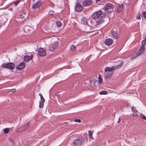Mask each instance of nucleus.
Listing matches in <instances>:
<instances>
[{"label":"nucleus","mask_w":146,"mask_h":146,"mask_svg":"<svg viewBox=\"0 0 146 146\" xmlns=\"http://www.w3.org/2000/svg\"><path fill=\"white\" fill-rule=\"evenodd\" d=\"M145 51V48L144 45L142 44L139 49L137 51V52L133 56V58H135L137 56L144 54Z\"/></svg>","instance_id":"nucleus-3"},{"label":"nucleus","mask_w":146,"mask_h":146,"mask_svg":"<svg viewBox=\"0 0 146 146\" xmlns=\"http://www.w3.org/2000/svg\"><path fill=\"white\" fill-rule=\"evenodd\" d=\"M111 32L114 38L117 39L118 38V33L116 30L113 29L111 30Z\"/></svg>","instance_id":"nucleus-12"},{"label":"nucleus","mask_w":146,"mask_h":146,"mask_svg":"<svg viewBox=\"0 0 146 146\" xmlns=\"http://www.w3.org/2000/svg\"><path fill=\"white\" fill-rule=\"evenodd\" d=\"M9 139L11 142L12 143H13L14 142V141L13 139L11 138H9Z\"/></svg>","instance_id":"nucleus-43"},{"label":"nucleus","mask_w":146,"mask_h":146,"mask_svg":"<svg viewBox=\"0 0 146 146\" xmlns=\"http://www.w3.org/2000/svg\"><path fill=\"white\" fill-rule=\"evenodd\" d=\"M105 16L106 14L105 13L102 12L101 11H99L93 13L92 15V17L93 19H98L96 21V24L97 25H99L104 22Z\"/></svg>","instance_id":"nucleus-1"},{"label":"nucleus","mask_w":146,"mask_h":146,"mask_svg":"<svg viewBox=\"0 0 146 146\" xmlns=\"http://www.w3.org/2000/svg\"><path fill=\"white\" fill-rule=\"evenodd\" d=\"M26 15L25 14H23L18 15V18L19 19H21L23 21L25 20L26 18Z\"/></svg>","instance_id":"nucleus-21"},{"label":"nucleus","mask_w":146,"mask_h":146,"mask_svg":"<svg viewBox=\"0 0 146 146\" xmlns=\"http://www.w3.org/2000/svg\"><path fill=\"white\" fill-rule=\"evenodd\" d=\"M15 91L16 90L15 89H11V91L12 93L15 92Z\"/></svg>","instance_id":"nucleus-45"},{"label":"nucleus","mask_w":146,"mask_h":146,"mask_svg":"<svg viewBox=\"0 0 146 146\" xmlns=\"http://www.w3.org/2000/svg\"><path fill=\"white\" fill-rule=\"evenodd\" d=\"M140 116L143 119L145 120H146V117L144 115L141 114H140Z\"/></svg>","instance_id":"nucleus-32"},{"label":"nucleus","mask_w":146,"mask_h":146,"mask_svg":"<svg viewBox=\"0 0 146 146\" xmlns=\"http://www.w3.org/2000/svg\"><path fill=\"white\" fill-rule=\"evenodd\" d=\"M57 46L55 44H51L49 47V50L50 51H52Z\"/></svg>","instance_id":"nucleus-20"},{"label":"nucleus","mask_w":146,"mask_h":146,"mask_svg":"<svg viewBox=\"0 0 146 146\" xmlns=\"http://www.w3.org/2000/svg\"><path fill=\"white\" fill-rule=\"evenodd\" d=\"M121 117H120L119 118L118 121H117L118 123H119L121 122Z\"/></svg>","instance_id":"nucleus-44"},{"label":"nucleus","mask_w":146,"mask_h":146,"mask_svg":"<svg viewBox=\"0 0 146 146\" xmlns=\"http://www.w3.org/2000/svg\"><path fill=\"white\" fill-rule=\"evenodd\" d=\"M131 109L133 111H134L135 112H137V110H136L135 108L133 106L131 107Z\"/></svg>","instance_id":"nucleus-35"},{"label":"nucleus","mask_w":146,"mask_h":146,"mask_svg":"<svg viewBox=\"0 0 146 146\" xmlns=\"http://www.w3.org/2000/svg\"><path fill=\"white\" fill-rule=\"evenodd\" d=\"M38 54L41 56H44L46 54V52L45 50L42 48H39L38 49Z\"/></svg>","instance_id":"nucleus-9"},{"label":"nucleus","mask_w":146,"mask_h":146,"mask_svg":"<svg viewBox=\"0 0 146 146\" xmlns=\"http://www.w3.org/2000/svg\"><path fill=\"white\" fill-rule=\"evenodd\" d=\"M84 143V139L83 137L75 140L73 142V144L74 146H80Z\"/></svg>","instance_id":"nucleus-4"},{"label":"nucleus","mask_w":146,"mask_h":146,"mask_svg":"<svg viewBox=\"0 0 146 146\" xmlns=\"http://www.w3.org/2000/svg\"><path fill=\"white\" fill-rule=\"evenodd\" d=\"M23 30L25 32L29 34H32L34 32L33 29L32 27L28 25L25 26L24 27Z\"/></svg>","instance_id":"nucleus-6"},{"label":"nucleus","mask_w":146,"mask_h":146,"mask_svg":"<svg viewBox=\"0 0 146 146\" xmlns=\"http://www.w3.org/2000/svg\"><path fill=\"white\" fill-rule=\"evenodd\" d=\"M33 58V55H31V56H24V61L27 62H28Z\"/></svg>","instance_id":"nucleus-16"},{"label":"nucleus","mask_w":146,"mask_h":146,"mask_svg":"<svg viewBox=\"0 0 146 146\" xmlns=\"http://www.w3.org/2000/svg\"><path fill=\"white\" fill-rule=\"evenodd\" d=\"M25 64L24 62H22L16 67V68L19 70L23 69L25 68Z\"/></svg>","instance_id":"nucleus-15"},{"label":"nucleus","mask_w":146,"mask_h":146,"mask_svg":"<svg viewBox=\"0 0 146 146\" xmlns=\"http://www.w3.org/2000/svg\"><path fill=\"white\" fill-rule=\"evenodd\" d=\"M115 70V68H114V66L111 67H106L104 69V72H107L108 71L110 72H113V70Z\"/></svg>","instance_id":"nucleus-14"},{"label":"nucleus","mask_w":146,"mask_h":146,"mask_svg":"<svg viewBox=\"0 0 146 146\" xmlns=\"http://www.w3.org/2000/svg\"><path fill=\"white\" fill-rule=\"evenodd\" d=\"M42 3V1H38L32 5V7L33 9H37L41 5Z\"/></svg>","instance_id":"nucleus-7"},{"label":"nucleus","mask_w":146,"mask_h":146,"mask_svg":"<svg viewBox=\"0 0 146 146\" xmlns=\"http://www.w3.org/2000/svg\"><path fill=\"white\" fill-rule=\"evenodd\" d=\"M136 19L138 20H140L141 17L139 14H138L136 16Z\"/></svg>","instance_id":"nucleus-38"},{"label":"nucleus","mask_w":146,"mask_h":146,"mask_svg":"<svg viewBox=\"0 0 146 146\" xmlns=\"http://www.w3.org/2000/svg\"><path fill=\"white\" fill-rule=\"evenodd\" d=\"M142 15L144 18H146V11L143 12Z\"/></svg>","instance_id":"nucleus-37"},{"label":"nucleus","mask_w":146,"mask_h":146,"mask_svg":"<svg viewBox=\"0 0 146 146\" xmlns=\"http://www.w3.org/2000/svg\"><path fill=\"white\" fill-rule=\"evenodd\" d=\"M44 105V102H42V101H40L39 103V108H42L43 107Z\"/></svg>","instance_id":"nucleus-27"},{"label":"nucleus","mask_w":146,"mask_h":146,"mask_svg":"<svg viewBox=\"0 0 146 146\" xmlns=\"http://www.w3.org/2000/svg\"><path fill=\"white\" fill-rule=\"evenodd\" d=\"M88 20L85 17H83L81 19V22L84 25H86L88 24Z\"/></svg>","instance_id":"nucleus-17"},{"label":"nucleus","mask_w":146,"mask_h":146,"mask_svg":"<svg viewBox=\"0 0 146 146\" xmlns=\"http://www.w3.org/2000/svg\"><path fill=\"white\" fill-rule=\"evenodd\" d=\"M75 9L77 12H80L83 9V7L80 3H77L75 7Z\"/></svg>","instance_id":"nucleus-10"},{"label":"nucleus","mask_w":146,"mask_h":146,"mask_svg":"<svg viewBox=\"0 0 146 146\" xmlns=\"http://www.w3.org/2000/svg\"><path fill=\"white\" fill-rule=\"evenodd\" d=\"M113 72H108L107 73L106 77V78L107 79H108L109 78H110L111 76L113 74Z\"/></svg>","instance_id":"nucleus-24"},{"label":"nucleus","mask_w":146,"mask_h":146,"mask_svg":"<svg viewBox=\"0 0 146 146\" xmlns=\"http://www.w3.org/2000/svg\"><path fill=\"white\" fill-rule=\"evenodd\" d=\"M4 68H7L11 70H13L15 68V65L13 63H4L1 65Z\"/></svg>","instance_id":"nucleus-5"},{"label":"nucleus","mask_w":146,"mask_h":146,"mask_svg":"<svg viewBox=\"0 0 146 146\" xmlns=\"http://www.w3.org/2000/svg\"><path fill=\"white\" fill-rule=\"evenodd\" d=\"M100 0H96V1H97V2H99V1H100Z\"/></svg>","instance_id":"nucleus-46"},{"label":"nucleus","mask_w":146,"mask_h":146,"mask_svg":"<svg viewBox=\"0 0 146 146\" xmlns=\"http://www.w3.org/2000/svg\"><path fill=\"white\" fill-rule=\"evenodd\" d=\"M39 95L40 96V98L41 99V101H42V102H45V100L44 98L42 96V95L41 94H39Z\"/></svg>","instance_id":"nucleus-28"},{"label":"nucleus","mask_w":146,"mask_h":146,"mask_svg":"<svg viewBox=\"0 0 146 146\" xmlns=\"http://www.w3.org/2000/svg\"><path fill=\"white\" fill-rule=\"evenodd\" d=\"M84 31L85 32H89L91 30L90 26L87 24L85 25L84 28Z\"/></svg>","instance_id":"nucleus-19"},{"label":"nucleus","mask_w":146,"mask_h":146,"mask_svg":"<svg viewBox=\"0 0 146 146\" xmlns=\"http://www.w3.org/2000/svg\"><path fill=\"white\" fill-rule=\"evenodd\" d=\"M90 82L91 84H92V82L93 83L95 87H97L100 83L97 80H90Z\"/></svg>","instance_id":"nucleus-18"},{"label":"nucleus","mask_w":146,"mask_h":146,"mask_svg":"<svg viewBox=\"0 0 146 146\" xmlns=\"http://www.w3.org/2000/svg\"><path fill=\"white\" fill-rule=\"evenodd\" d=\"M9 131V129L8 128H6L4 129V132L5 133H7Z\"/></svg>","instance_id":"nucleus-30"},{"label":"nucleus","mask_w":146,"mask_h":146,"mask_svg":"<svg viewBox=\"0 0 146 146\" xmlns=\"http://www.w3.org/2000/svg\"><path fill=\"white\" fill-rule=\"evenodd\" d=\"M89 136V141H91V140L92 139H94V138H93V137H92V135H90V136Z\"/></svg>","instance_id":"nucleus-42"},{"label":"nucleus","mask_w":146,"mask_h":146,"mask_svg":"<svg viewBox=\"0 0 146 146\" xmlns=\"http://www.w3.org/2000/svg\"><path fill=\"white\" fill-rule=\"evenodd\" d=\"M92 1L91 0H85L83 2V5L84 7H86L91 5Z\"/></svg>","instance_id":"nucleus-11"},{"label":"nucleus","mask_w":146,"mask_h":146,"mask_svg":"<svg viewBox=\"0 0 146 146\" xmlns=\"http://www.w3.org/2000/svg\"><path fill=\"white\" fill-rule=\"evenodd\" d=\"M98 82L100 83H102L103 82V79H102V76L100 74H99Z\"/></svg>","instance_id":"nucleus-25"},{"label":"nucleus","mask_w":146,"mask_h":146,"mask_svg":"<svg viewBox=\"0 0 146 146\" xmlns=\"http://www.w3.org/2000/svg\"><path fill=\"white\" fill-rule=\"evenodd\" d=\"M74 121L78 122H81V121L79 119H75L74 120Z\"/></svg>","instance_id":"nucleus-40"},{"label":"nucleus","mask_w":146,"mask_h":146,"mask_svg":"<svg viewBox=\"0 0 146 146\" xmlns=\"http://www.w3.org/2000/svg\"><path fill=\"white\" fill-rule=\"evenodd\" d=\"M54 12L52 11H50L48 13V14L49 15L52 16L54 15Z\"/></svg>","instance_id":"nucleus-31"},{"label":"nucleus","mask_w":146,"mask_h":146,"mask_svg":"<svg viewBox=\"0 0 146 146\" xmlns=\"http://www.w3.org/2000/svg\"><path fill=\"white\" fill-rule=\"evenodd\" d=\"M113 40L111 38H108L104 42L105 44L107 46H110L113 44Z\"/></svg>","instance_id":"nucleus-13"},{"label":"nucleus","mask_w":146,"mask_h":146,"mask_svg":"<svg viewBox=\"0 0 146 146\" xmlns=\"http://www.w3.org/2000/svg\"><path fill=\"white\" fill-rule=\"evenodd\" d=\"M108 92L106 91H101L99 92V94L100 95H106L108 94Z\"/></svg>","instance_id":"nucleus-26"},{"label":"nucleus","mask_w":146,"mask_h":146,"mask_svg":"<svg viewBox=\"0 0 146 146\" xmlns=\"http://www.w3.org/2000/svg\"><path fill=\"white\" fill-rule=\"evenodd\" d=\"M21 1V0H17L14 2L15 5H17Z\"/></svg>","instance_id":"nucleus-33"},{"label":"nucleus","mask_w":146,"mask_h":146,"mask_svg":"<svg viewBox=\"0 0 146 146\" xmlns=\"http://www.w3.org/2000/svg\"><path fill=\"white\" fill-rule=\"evenodd\" d=\"M30 123L29 122H27L25 125L23 126L22 128L23 130H25L27 129L29 126Z\"/></svg>","instance_id":"nucleus-23"},{"label":"nucleus","mask_w":146,"mask_h":146,"mask_svg":"<svg viewBox=\"0 0 146 146\" xmlns=\"http://www.w3.org/2000/svg\"><path fill=\"white\" fill-rule=\"evenodd\" d=\"M56 24L57 27H60L62 25V23L59 21H57L56 23Z\"/></svg>","instance_id":"nucleus-29"},{"label":"nucleus","mask_w":146,"mask_h":146,"mask_svg":"<svg viewBox=\"0 0 146 146\" xmlns=\"http://www.w3.org/2000/svg\"><path fill=\"white\" fill-rule=\"evenodd\" d=\"M123 62L122 61L120 64L117 65V66H114V68H115V70L118 69L119 68H120L123 65Z\"/></svg>","instance_id":"nucleus-22"},{"label":"nucleus","mask_w":146,"mask_h":146,"mask_svg":"<svg viewBox=\"0 0 146 146\" xmlns=\"http://www.w3.org/2000/svg\"><path fill=\"white\" fill-rule=\"evenodd\" d=\"M124 6L123 4H117L116 5V7L115 8V10L117 13H120L123 10Z\"/></svg>","instance_id":"nucleus-8"},{"label":"nucleus","mask_w":146,"mask_h":146,"mask_svg":"<svg viewBox=\"0 0 146 146\" xmlns=\"http://www.w3.org/2000/svg\"><path fill=\"white\" fill-rule=\"evenodd\" d=\"M132 115L133 117H137V116H138V115L136 113H133Z\"/></svg>","instance_id":"nucleus-41"},{"label":"nucleus","mask_w":146,"mask_h":146,"mask_svg":"<svg viewBox=\"0 0 146 146\" xmlns=\"http://www.w3.org/2000/svg\"><path fill=\"white\" fill-rule=\"evenodd\" d=\"M114 8V6L113 4L108 3L106 5L104 8L106 13H109L112 12Z\"/></svg>","instance_id":"nucleus-2"},{"label":"nucleus","mask_w":146,"mask_h":146,"mask_svg":"<svg viewBox=\"0 0 146 146\" xmlns=\"http://www.w3.org/2000/svg\"><path fill=\"white\" fill-rule=\"evenodd\" d=\"M70 48L71 50L73 51L75 49L76 47H75V45H72L70 47Z\"/></svg>","instance_id":"nucleus-34"},{"label":"nucleus","mask_w":146,"mask_h":146,"mask_svg":"<svg viewBox=\"0 0 146 146\" xmlns=\"http://www.w3.org/2000/svg\"><path fill=\"white\" fill-rule=\"evenodd\" d=\"M142 44L144 45H146V37L142 42Z\"/></svg>","instance_id":"nucleus-36"},{"label":"nucleus","mask_w":146,"mask_h":146,"mask_svg":"<svg viewBox=\"0 0 146 146\" xmlns=\"http://www.w3.org/2000/svg\"><path fill=\"white\" fill-rule=\"evenodd\" d=\"M89 136L92 135L93 132V131H92L90 130H89L88 131Z\"/></svg>","instance_id":"nucleus-39"}]
</instances>
